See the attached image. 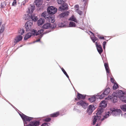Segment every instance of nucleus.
I'll list each match as a JSON object with an SVG mask.
<instances>
[{
	"mask_svg": "<svg viewBox=\"0 0 126 126\" xmlns=\"http://www.w3.org/2000/svg\"><path fill=\"white\" fill-rule=\"evenodd\" d=\"M45 22V20L43 18H40L37 21V24L38 26H40L43 24Z\"/></svg>",
	"mask_w": 126,
	"mask_h": 126,
	"instance_id": "nucleus-19",
	"label": "nucleus"
},
{
	"mask_svg": "<svg viewBox=\"0 0 126 126\" xmlns=\"http://www.w3.org/2000/svg\"><path fill=\"white\" fill-rule=\"evenodd\" d=\"M28 0H24V1H23L24 2H25V3H26L27 2H28Z\"/></svg>",
	"mask_w": 126,
	"mask_h": 126,
	"instance_id": "nucleus-51",
	"label": "nucleus"
},
{
	"mask_svg": "<svg viewBox=\"0 0 126 126\" xmlns=\"http://www.w3.org/2000/svg\"><path fill=\"white\" fill-rule=\"evenodd\" d=\"M122 112L121 110L119 109H114L112 110V113L115 116L118 114L119 115Z\"/></svg>",
	"mask_w": 126,
	"mask_h": 126,
	"instance_id": "nucleus-12",
	"label": "nucleus"
},
{
	"mask_svg": "<svg viewBox=\"0 0 126 126\" xmlns=\"http://www.w3.org/2000/svg\"><path fill=\"white\" fill-rule=\"evenodd\" d=\"M35 3L37 7H39L42 4V0H35Z\"/></svg>",
	"mask_w": 126,
	"mask_h": 126,
	"instance_id": "nucleus-20",
	"label": "nucleus"
},
{
	"mask_svg": "<svg viewBox=\"0 0 126 126\" xmlns=\"http://www.w3.org/2000/svg\"><path fill=\"white\" fill-rule=\"evenodd\" d=\"M25 3H25V2L23 1L22 2V4L24 6L25 5Z\"/></svg>",
	"mask_w": 126,
	"mask_h": 126,
	"instance_id": "nucleus-53",
	"label": "nucleus"
},
{
	"mask_svg": "<svg viewBox=\"0 0 126 126\" xmlns=\"http://www.w3.org/2000/svg\"><path fill=\"white\" fill-rule=\"evenodd\" d=\"M78 99L77 98H75V100H78Z\"/></svg>",
	"mask_w": 126,
	"mask_h": 126,
	"instance_id": "nucleus-58",
	"label": "nucleus"
},
{
	"mask_svg": "<svg viewBox=\"0 0 126 126\" xmlns=\"http://www.w3.org/2000/svg\"><path fill=\"white\" fill-rule=\"evenodd\" d=\"M51 25L50 23H45L42 26V28L44 29H49L51 28Z\"/></svg>",
	"mask_w": 126,
	"mask_h": 126,
	"instance_id": "nucleus-15",
	"label": "nucleus"
},
{
	"mask_svg": "<svg viewBox=\"0 0 126 126\" xmlns=\"http://www.w3.org/2000/svg\"><path fill=\"white\" fill-rule=\"evenodd\" d=\"M42 17H44L47 21L52 23H54L55 21L54 16L51 15L50 16L48 13L46 12H44L41 15Z\"/></svg>",
	"mask_w": 126,
	"mask_h": 126,
	"instance_id": "nucleus-1",
	"label": "nucleus"
},
{
	"mask_svg": "<svg viewBox=\"0 0 126 126\" xmlns=\"http://www.w3.org/2000/svg\"><path fill=\"white\" fill-rule=\"evenodd\" d=\"M1 7L2 8L5 7V6H6V4L4 2H3L1 3Z\"/></svg>",
	"mask_w": 126,
	"mask_h": 126,
	"instance_id": "nucleus-42",
	"label": "nucleus"
},
{
	"mask_svg": "<svg viewBox=\"0 0 126 126\" xmlns=\"http://www.w3.org/2000/svg\"><path fill=\"white\" fill-rule=\"evenodd\" d=\"M4 26H2V27L0 28V33L2 32L4 30Z\"/></svg>",
	"mask_w": 126,
	"mask_h": 126,
	"instance_id": "nucleus-41",
	"label": "nucleus"
},
{
	"mask_svg": "<svg viewBox=\"0 0 126 126\" xmlns=\"http://www.w3.org/2000/svg\"><path fill=\"white\" fill-rule=\"evenodd\" d=\"M20 115L23 120L25 122V123L26 124L27 123H26L27 121H30L32 119V118L29 117L23 113H22L21 114H20Z\"/></svg>",
	"mask_w": 126,
	"mask_h": 126,
	"instance_id": "nucleus-6",
	"label": "nucleus"
},
{
	"mask_svg": "<svg viewBox=\"0 0 126 126\" xmlns=\"http://www.w3.org/2000/svg\"><path fill=\"white\" fill-rule=\"evenodd\" d=\"M77 98L79 100L84 99L86 97V95H83L79 93H78L77 94Z\"/></svg>",
	"mask_w": 126,
	"mask_h": 126,
	"instance_id": "nucleus-16",
	"label": "nucleus"
},
{
	"mask_svg": "<svg viewBox=\"0 0 126 126\" xmlns=\"http://www.w3.org/2000/svg\"><path fill=\"white\" fill-rule=\"evenodd\" d=\"M51 120V119L49 118H47L44 119V121L45 122H49Z\"/></svg>",
	"mask_w": 126,
	"mask_h": 126,
	"instance_id": "nucleus-40",
	"label": "nucleus"
},
{
	"mask_svg": "<svg viewBox=\"0 0 126 126\" xmlns=\"http://www.w3.org/2000/svg\"><path fill=\"white\" fill-rule=\"evenodd\" d=\"M95 109L94 106L93 105H90L88 107L87 111L89 114H91L93 110Z\"/></svg>",
	"mask_w": 126,
	"mask_h": 126,
	"instance_id": "nucleus-8",
	"label": "nucleus"
},
{
	"mask_svg": "<svg viewBox=\"0 0 126 126\" xmlns=\"http://www.w3.org/2000/svg\"><path fill=\"white\" fill-rule=\"evenodd\" d=\"M95 45L98 51L99 54H101L103 51V49L101 46L99 45H98L97 42L95 43Z\"/></svg>",
	"mask_w": 126,
	"mask_h": 126,
	"instance_id": "nucleus-11",
	"label": "nucleus"
},
{
	"mask_svg": "<svg viewBox=\"0 0 126 126\" xmlns=\"http://www.w3.org/2000/svg\"><path fill=\"white\" fill-rule=\"evenodd\" d=\"M19 34L20 35H22L24 33V30L23 29H20L18 31Z\"/></svg>",
	"mask_w": 126,
	"mask_h": 126,
	"instance_id": "nucleus-31",
	"label": "nucleus"
},
{
	"mask_svg": "<svg viewBox=\"0 0 126 126\" xmlns=\"http://www.w3.org/2000/svg\"><path fill=\"white\" fill-rule=\"evenodd\" d=\"M110 80L112 83H114V82L115 81V80L113 78H111Z\"/></svg>",
	"mask_w": 126,
	"mask_h": 126,
	"instance_id": "nucleus-46",
	"label": "nucleus"
},
{
	"mask_svg": "<svg viewBox=\"0 0 126 126\" xmlns=\"http://www.w3.org/2000/svg\"><path fill=\"white\" fill-rule=\"evenodd\" d=\"M124 116L125 118H126V113L124 114Z\"/></svg>",
	"mask_w": 126,
	"mask_h": 126,
	"instance_id": "nucleus-57",
	"label": "nucleus"
},
{
	"mask_svg": "<svg viewBox=\"0 0 126 126\" xmlns=\"http://www.w3.org/2000/svg\"><path fill=\"white\" fill-rule=\"evenodd\" d=\"M66 76V77L68 78H69V77L68 76V75H67V74H66L65 75Z\"/></svg>",
	"mask_w": 126,
	"mask_h": 126,
	"instance_id": "nucleus-52",
	"label": "nucleus"
},
{
	"mask_svg": "<svg viewBox=\"0 0 126 126\" xmlns=\"http://www.w3.org/2000/svg\"><path fill=\"white\" fill-rule=\"evenodd\" d=\"M78 105H81L84 109L86 108L88 104L85 101H80L77 103Z\"/></svg>",
	"mask_w": 126,
	"mask_h": 126,
	"instance_id": "nucleus-7",
	"label": "nucleus"
},
{
	"mask_svg": "<svg viewBox=\"0 0 126 126\" xmlns=\"http://www.w3.org/2000/svg\"><path fill=\"white\" fill-rule=\"evenodd\" d=\"M121 108L123 111H126V105L124 104L122 106Z\"/></svg>",
	"mask_w": 126,
	"mask_h": 126,
	"instance_id": "nucleus-32",
	"label": "nucleus"
},
{
	"mask_svg": "<svg viewBox=\"0 0 126 126\" xmlns=\"http://www.w3.org/2000/svg\"><path fill=\"white\" fill-rule=\"evenodd\" d=\"M41 126H48V125L47 123H44Z\"/></svg>",
	"mask_w": 126,
	"mask_h": 126,
	"instance_id": "nucleus-49",
	"label": "nucleus"
},
{
	"mask_svg": "<svg viewBox=\"0 0 126 126\" xmlns=\"http://www.w3.org/2000/svg\"><path fill=\"white\" fill-rule=\"evenodd\" d=\"M2 22V20H0V26L1 25V24Z\"/></svg>",
	"mask_w": 126,
	"mask_h": 126,
	"instance_id": "nucleus-54",
	"label": "nucleus"
},
{
	"mask_svg": "<svg viewBox=\"0 0 126 126\" xmlns=\"http://www.w3.org/2000/svg\"><path fill=\"white\" fill-rule=\"evenodd\" d=\"M68 9L67 5L65 3H64L61 6L59 9L60 11H62L64 10H67Z\"/></svg>",
	"mask_w": 126,
	"mask_h": 126,
	"instance_id": "nucleus-9",
	"label": "nucleus"
},
{
	"mask_svg": "<svg viewBox=\"0 0 126 126\" xmlns=\"http://www.w3.org/2000/svg\"><path fill=\"white\" fill-rule=\"evenodd\" d=\"M106 43V42L105 41L103 42V47L104 49H105V45Z\"/></svg>",
	"mask_w": 126,
	"mask_h": 126,
	"instance_id": "nucleus-43",
	"label": "nucleus"
},
{
	"mask_svg": "<svg viewBox=\"0 0 126 126\" xmlns=\"http://www.w3.org/2000/svg\"><path fill=\"white\" fill-rule=\"evenodd\" d=\"M89 32L91 33L92 34H93V35H94V34L92 32H91V31H89Z\"/></svg>",
	"mask_w": 126,
	"mask_h": 126,
	"instance_id": "nucleus-55",
	"label": "nucleus"
},
{
	"mask_svg": "<svg viewBox=\"0 0 126 126\" xmlns=\"http://www.w3.org/2000/svg\"><path fill=\"white\" fill-rule=\"evenodd\" d=\"M26 126H30L29 125H26Z\"/></svg>",
	"mask_w": 126,
	"mask_h": 126,
	"instance_id": "nucleus-60",
	"label": "nucleus"
},
{
	"mask_svg": "<svg viewBox=\"0 0 126 126\" xmlns=\"http://www.w3.org/2000/svg\"><path fill=\"white\" fill-rule=\"evenodd\" d=\"M44 30L43 29H41L39 30L37 32L34 29L33 30L32 32L33 33V34L34 35H37L42 33L43 32Z\"/></svg>",
	"mask_w": 126,
	"mask_h": 126,
	"instance_id": "nucleus-10",
	"label": "nucleus"
},
{
	"mask_svg": "<svg viewBox=\"0 0 126 126\" xmlns=\"http://www.w3.org/2000/svg\"><path fill=\"white\" fill-rule=\"evenodd\" d=\"M29 11H30V9H29Z\"/></svg>",
	"mask_w": 126,
	"mask_h": 126,
	"instance_id": "nucleus-61",
	"label": "nucleus"
},
{
	"mask_svg": "<svg viewBox=\"0 0 126 126\" xmlns=\"http://www.w3.org/2000/svg\"><path fill=\"white\" fill-rule=\"evenodd\" d=\"M60 25V24L59 25V26L60 27H63V25H62V26H61V25Z\"/></svg>",
	"mask_w": 126,
	"mask_h": 126,
	"instance_id": "nucleus-56",
	"label": "nucleus"
},
{
	"mask_svg": "<svg viewBox=\"0 0 126 126\" xmlns=\"http://www.w3.org/2000/svg\"><path fill=\"white\" fill-rule=\"evenodd\" d=\"M109 113H110L109 111L107 112L106 113V115L103 118L101 119V121H102L103 120L105 119H106L109 117L110 116L109 114Z\"/></svg>",
	"mask_w": 126,
	"mask_h": 126,
	"instance_id": "nucleus-30",
	"label": "nucleus"
},
{
	"mask_svg": "<svg viewBox=\"0 0 126 126\" xmlns=\"http://www.w3.org/2000/svg\"><path fill=\"white\" fill-rule=\"evenodd\" d=\"M118 84L116 83H114L113 87V89L114 90H116L118 88Z\"/></svg>",
	"mask_w": 126,
	"mask_h": 126,
	"instance_id": "nucleus-29",
	"label": "nucleus"
},
{
	"mask_svg": "<svg viewBox=\"0 0 126 126\" xmlns=\"http://www.w3.org/2000/svg\"><path fill=\"white\" fill-rule=\"evenodd\" d=\"M60 114V112L59 111H57L50 115V116L51 117H55L58 116Z\"/></svg>",
	"mask_w": 126,
	"mask_h": 126,
	"instance_id": "nucleus-22",
	"label": "nucleus"
},
{
	"mask_svg": "<svg viewBox=\"0 0 126 126\" xmlns=\"http://www.w3.org/2000/svg\"><path fill=\"white\" fill-rule=\"evenodd\" d=\"M107 105V102L105 100H103L101 102L100 104V107L101 108H105Z\"/></svg>",
	"mask_w": 126,
	"mask_h": 126,
	"instance_id": "nucleus-17",
	"label": "nucleus"
},
{
	"mask_svg": "<svg viewBox=\"0 0 126 126\" xmlns=\"http://www.w3.org/2000/svg\"><path fill=\"white\" fill-rule=\"evenodd\" d=\"M110 88H107L104 92V94L106 96L108 95L110 92Z\"/></svg>",
	"mask_w": 126,
	"mask_h": 126,
	"instance_id": "nucleus-26",
	"label": "nucleus"
},
{
	"mask_svg": "<svg viewBox=\"0 0 126 126\" xmlns=\"http://www.w3.org/2000/svg\"><path fill=\"white\" fill-rule=\"evenodd\" d=\"M103 111V109L102 108H99L98 109L97 112L96 114V115L94 116H93V125H94L95 124L97 120L100 119L101 114Z\"/></svg>",
	"mask_w": 126,
	"mask_h": 126,
	"instance_id": "nucleus-3",
	"label": "nucleus"
},
{
	"mask_svg": "<svg viewBox=\"0 0 126 126\" xmlns=\"http://www.w3.org/2000/svg\"><path fill=\"white\" fill-rule=\"evenodd\" d=\"M42 36H43V34H41L39 36V38H40L39 39H38L36 40V42H39V41H40V39L41 38V37H42Z\"/></svg>",
	"mask_w": 126,
	"mask_h": 126,
	"instance_id": "nucleus-45",
	"label": "nucleus"
},
{
	"mask_svg": "<svg viewBox=\"0 0 126 126\" xmlns=\"http://www.w3.org/2000/svg\"><path fill=\"white\" fill-rule=\"evenodd\" d=\"M81 1L82 2H85L84 5L85 6L87 3V0H81Z\"/></svg>",
	"mask_w": 126,
	"mask_h": 126,
	"instance_id": "nucleus-44",
	"label": "nucleus"
},
{
	"mask_svg": "<svg viewBox=\"0 0 126 126\" xmlns=\"http://www.w3.org/2000/svg\"><path fill=\"white\" fill-rule=\"evenodd\" d=\"M31 17L29 14H25L23 18L25 20L29 19L31 18Z\"/></svg>",
	"mask_w": 126,
	"mask_h": 126,
	"instance_id": "nucleus-25",
	"label": "nucleus"
},
{
	"mask_svg": "<svg viewBox=\"0 0 126 126\" xmlns=\"http://www.w3.org/2000/svg\"><path fill=\"white\" fill-rule=\"evenodd\" d=\"M76 11L80 15H81L82 13V12L80 11L79 9H77Z\"/></svg>",
	"mask_w": 126,
	"mask_h": 126,
	"instance_id": "nucleus-39",
	"label": "nucleus"
},
{
	"mask_svg": "<svg viewBox=\"0 0 126 126\" xmlns=\"http://www.w3.org/2000/svg\"><path fill=\"white\" fill-rule=\"evenodd\" d=\"M91 39L94 43L96 41L98 40L97 38L94 36L92 37Z\"/></svg>",
	"mask_w": 126,
	"mask_h": 126,
	"instance_id": "nucleus-34",
	"label": "nucleus"
},
{
	"mask_svg": "<svg viewBox=\"0 0 126 126\" xmlns=\"http://www.w3.org/2000/svg\"><path fill=\"white\" fill-rule=\"evenodd\" d=\"M61 69L62 71L63 72L65 75L66 74H67L66 72L63 68H62Z\"/></svg>",
	"mask_w": 126,
	"mask_h": 126,
	"instance_id": "nucleus-47",
	"label": "nucleus"
},
{
	"mask_svg": "<svg viewBox=\"0 0 126 126\" xmlns=\"http://www.w3.org/2000/svg\"><path fill=\"white\" fill-rule=\"evenodd\" d=\"M112 95L114 96L112 98L113 102H115L117 101V97L122 98L123 97V95H126V93H124L123 91L120 90L113 93Z\"/></svg>",
	"mask_w": 126,
	"mask_h": 126,
	"instance_id": "nucleus-2",
	"label": "nucleus"
},
{
	"mask_svg": "<svg viewBox=\"0 0 126 126\" xmlns=\"http://www.w3.org/2000/svg\"><path fill=\"white\" fill-rule=\"evenodd\" d=\"M57 9L53 6L49 7L47 9V12L48 14L53 15L57 12Z\"/></svg>",
	"mask_w": 126,
	"mask_h": 126,
	"instance_id": "nucleus-4",
	"label": "nucleus"
},
{
	"mask_svg": "<svg viewBox=\"0 0 126 126\" xmlns=\"http://www.w3.org/2000/svg\"><path fill=\"white\" fill-rule=\"evenodd\" d=\"M88 100L91 102L94 101L95 100V97L94 96H92L90 98H89Z\"/></svg>",
	"mask_w": 126,
	"mask_h": 126,
	"instance_id": "nucleus-28",
	"label": "nucleus"
},
{
	"mask_svg": "<svg viewBox=\"0 0 126 126\" xmlns=\"http://www.w3.org/2000/svg\"><path fill=\"white\" fill-rule=\"evenodd\" d=\"M75 8H77V9H79V6L78 5H75Z\"/></svg>",
	"mask_w": 126,
	"mask_h": 126,
	"instance_id": "nucleus-50",
	"label": "nucleus"
},
{
	"mask_svg": "<svg viewBox=\"0 0 126 126\" xmlns=\"http://www.w3.org/2000/svg\"><path fill=\"white\" fill-rule=\"evenodd\" d=\"M121 99L122 101L126 103V95H123V97L121 98Z\"/></svg>",
	"mask_w": 126,
	"mask_h": 126,
	"instance_id": "nucleus-35",
	"label": "nucleus"
},
{
	"mask_svg": "<svg viewBox=\"0 0 126 126\" xmlns=\"http://www.w3.org/2000/svg\"><path fill=\"white\" fill-rule=\"evenodd\" d=\"M104 65L105 67L106 72L108 74H109L110 72V70L109 68V64L108 63H104Z\"/></svg>",
	"mask_w": 126,
	"mask_h": 126,
	"instance_id": "nucleus-18",
	"label": "nucleus"
},
{
	"mask_svg": "<svg viewBox=\"0 0 126 126\" xmlns=\"http://www.w3.org/2000/svg\"><path fill=\"white\" fill-rule=\"evenodd\" d=\"M16 0H14L12 3V5H14L16 4Z\"/></svg>",
	"mask_w": 126,
	"mask_h": 126,
	"instance_id": "nucleus-48",
	"label": "nucleus"
},
{
	"mask_svg": "<svg viewBox=\"0 0 126 126\" xmlns=\"http://www.w3.org/2000/svg\"><path fill=\"white\" fill-rule=\"evenodd\" d=\"M106 96V95H105V94H104V93L103 92V93L100 96L99 98L100 99H102Z\"/></svg>",
	"mask_w": 126,
	"mask_h": 126,
	"instance_id": "nucleus-36",
	"label": "nucleus"
},
{
	"mask_svg": "<svg viewBox=\"0 0 126 126\" xmlns=\"http://www.w3.org/2000/svg\"><path fill=\"white\" fill-rule=\"evenodd\" d=\"M97 36L98 38L100 39L104 40L105 39L104 37L100 36V35H97Z\"/></svg>",
	"mask_w": 126,
	"mask_h": 126,
	"instance_id": "nucleus-38",
	"label": "nucleus"
},
{
	"mask_svg": "<svg viewBox=\"0 0 126 126\" xmlns=\"http://www.w3.org/2000/svg\"><path fill=\"white\" fill-rule=\"evenodd\" d=\"M69 26L70 27H75L76 25L75 23L73 22H70L69 24Z\"/></svg>",
	"mask_w": 126,
	"mask_h": 126,
	"instance_id": "nucleus-33",
	"label": "nucleus"
},
{
	"mask_svg": "<svg viewBox=\"0 0 126 126\" xmlns=\"http://www.w3.org/2000/svg\"><path fill=\"white\" fill-rule=\"evenodd\" d=\"M22 37L21 35L17 36L15 38L14 43L15 44L17 43L18 42L21 40Z\"/></svg>",
	"mask_w": 126,
	"mask_h": 126,
	"instance_id": "nucleus-14",
	"label": "nucleus"
},
{
	"mask_svg": "<svg viewBox=\"0 0 126 126\" xmlns=\"http://www.w3.org/2000/svg\"><path fill=\"white\" fill-rule=\"evenodd\" d=\"M39 122L38 121H31L28 125L30 126H37L39 125Z\"/></svg>",
	"mask_w": 126,
	"mask_h": 126,
	"instance_id": "nucleus-13",
	"label": "nucleus"
},
{
	"mask_svg": "<svg viewBox=\"0 0 126 126\" xmlns=\"http://www.w3.org/2000/svg\"><path fill=\"white\" fill-rule=\"evenodd\" d=\"M69 20L71 21H74L76 23L78 22L77 20L74 15L72 16L70 18Z\"/></svg>",
	"mask_w": 126,
	"mask_h": 126,
	"instance_id": "nucleus-24",
	"label": "nucleus"
},
{
	"mask_svg": "<svg viewBox=\"0 0 126 126\" xmlns=\"http://www.w3.org/2000/svg\"><path fill=\"white\" fill-rule=\"evenodd\" d=\"M64 0H57L58 3L60 4H62L64 3Z\"/></svg>",
	"mask_w": 126,
	"mask_h": 126,
	"instance_id": "nucleus-37",
	"label": "nucleus"
},
{
	"mask_svg": "<svg viewBox=\"0 0 126 126\" xmlns=\"http://www.w3.org/2000/svg\"><path fill=\"white\" fill-rule=\"evenodd\" d=\"M98 126V124H97L96 125V126Z\"/></svg>",
	"mask_w": 126,
	"mask_h": 126,
	"instance_id": "nucleus-59",
	"label": "nucleus"
},
{
	"mask_svg": "<svg viewBox=\"0 0 126 126\" xmlns=\"http://www.w3.org/2000/svg\"><path fill=\"white\" fill-rule=\"evenodd\" d=\"M69 12L68 11H66L63 13H62L60 15V16L61 17H63L65 16H67Z\"/></svg>",
	"mask_w": 126,
	"mask_h": 126,
	"instance_id": "nucleus-23",
	"label": "nucleus"
},
{
	"mask_svg": "<svg viewBox=\"0 0 126 126\" xmlns=\"http://www.w3.org/2000/svg\"><path fill=\"white\" fill-rule=\"evenodd\" d=\"M32 34H33V33H28L25 36L24 39L25 40H27L28 39L30 38L31 37Z\"/></svg>",
	"mask_w": 126,
	"mask_h": 126,
	"instance_id": "nucleus-21",
	"label": "nucleus"
},
{
	"mask_svg": "<svg viewBox=\"0 0 126 126\" xmlns=\"http://www.w3.org/2000/svg\"><path fill=\"white\" fill-rule=\"evenodd\" d=\"M34 21H36L37 19V16H35L34 15H31V18Z\"/></svg>",
	"mask_w": 126,
	"mask_h": 126,
	"instance_id": "nucleus-27",
	"label": "nucleus"
},
{
	"mask_svg": "<svg viewBox=\"0 0 126 126\" xmlns=\"http://www.w3.org/2000/svg\"><path fill=\"white\" fill-rule=\"evenodd\" d=\"M32 25V21H29L26 23L25 26L27 31H29L31 30Z\"/></svg>",
	"mask_w": 126,
	"mask_h": 126,
	"instance_id": "nucleus-5",
	"label": "nucleus"
}]
</instances>
